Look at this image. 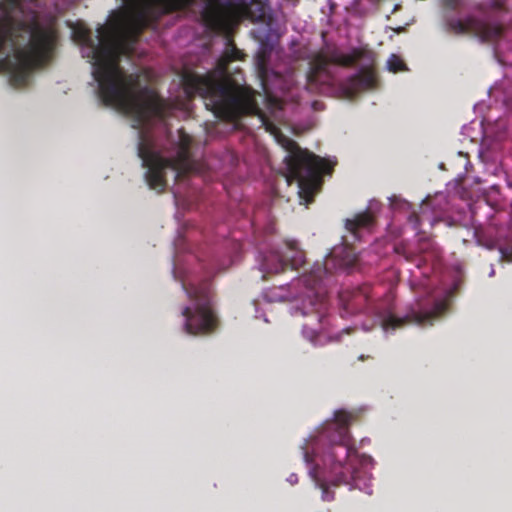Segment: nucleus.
<instances>
[{
  "label": "nucleus",
  "instance_id": "nucleus-1",
  "mask_svg": "<svg viewBox=\"0 0 512 512\" xmlns=\"http://www.w3.org/2000/svg\"><path fill=\"white\" fill-rule=\"evenodd\" d=\"M124 7L113 13L105 25L97 28L93 39L83 22L71 26L73 40L80 45L82 56L92 65L102 101L127 115L134 128L150 124L165 115L167 109L187 110L186 103L160 100L147 82L151 75H125L118 65L120 55L131 51L138 32L159 14L178 4L168 0H123Z\"/></svg>",
  "mask_w": 512,
  "mask_h": 512
},
{
  "label": "nucleus",
  "instance_id": "nucleus-2",
  "mask_svg": "<svg viewBox=\"0 0 512 512\" xmlns=\"http://www.w3.org/2000/svg\"><path fill=\"white\" fill-rule=\"evenodd\" d=\"M266 6L257 0H226V63L239 59L241 52L228 37L231 27L241 19L262 21ZM258 75L263 94L242 85L238 79H230L226 67V121L243 114H255L261 125L274 140L286 150L284 177L288 185L296 181L300 203L308 205L321 185V174L329 173L334 163L302 150L290 138L282 134L277 124L284 119L278 91L288 89L287 80L269 71L263 56L257 58Z\"/></svg>",
  "mask_w": 512,
  "mask_h": 512
},
{
  "label": "nucleus",
  "instance_id": "nucleus-3",
  "mask_svg": "<svg viewBox=\"0 0 512 512\" xmlns=\"http://www.w3.org/2000/svg\"><path fill=\"white\" fill-rule=\"evenodd\" d=\"M352 419L351 412L336 410L333 418L315 429L301 445L309 476L321 490L323 501H331L334 498L333 488L339 485L372 493L369 470L374 460L352 447L348 432Z\"/></svg>",
  "mask_w": 512,
  "mask_h": 512
},
{
  "label": "nucleus",
  "instance_id": "nucleus-4",
  "mask_svg": "<svg viewBox=\"0 0 512 512\" xmlns=\"http://www.w3.org/2000/svg\"><path fill=\"white\" fill-rule=\"evenodd\" d=\"M191 137L183 130H178L175 145L177 149L176 159H167L160 155L150 136L144 132L139 134L138 154L146 168V182L151 189L163 191L167 185V175L174 178L190 169L188 149Z\"/></svg>",
  "mask_w": 512,
  "mask_h": 512
},
{
  "label": "nucleus",
  "instance_id": "nucleus-5",
  "mask_svg": "<svg viewBox=\"0 0 512 512\" xmlns=\"http://www.w3.org/2000/svg\"><path fill=\"white\" fill-rule=\"evenodd\" d=\"M184 92L187 96L196 93L204 99V104L217 119L224 117V77L221 70L207 77L186 76Z\"/></svg>",
  "mask_w": 512,
  "mask_h": 512
},
{
  "label": "nucleus",
  "instance_id": "nucleus-6",
  "mask_svg": "<svg viewBox=\"0 0 512 512\" xmlns=\"http://www.w3.org/2000/svg\"><path fill=\"white\" fill-rule=\"evenodd\" d=\"M450 296L451 293L449 292L444 298L436 300L433 309L429 311L422 310L418 303L404 316H397L392 311H385L379 315L381 328L385 333H390L405 323L420 326L433 325L434 321L446 311Z\"/></svg>",
  "mask_w": 512,
  "mask_h": 512
},
{
  "label": "nucleus",
  "instance_id": "nucleus-7",
  "mask_svg": "<svg viewBox=\"0 0 512 512\" xmlns=\"http://www.w3.org/2000/svg\"><path fill=\"white\" fill-rule=\"evenodd\" d=\"M187 294L192 303L182 311L185 332L199 335L212 331L216 325V318L206 297L197 289H191Z\"/></svg>",
  "mask_w": 512,
  "mask_h": 512
},
{
  "label": "nucleus",
  "instance_id": "nucleus-8",
  "mask_svg": "<svg viewBox=\"0 0 512 512\" xmlns=\"http://www.w3.org/2000/svg\"><path fill=\"white\" fill-rule=\"evenodd\" d=\"M259 270L265 279L269 275L279 274L286 271L289 267L297 269L304 263V254L298 248L296 242H287L279 250H271L260 254L258 258Z\"/></svg>",
  "mask_w": 512,
  "mask_h": 512
},
{
  "label": "nucleus",
  "instance_id": "nucleus-9",
  "mask_svg": "<svg viewBox=\"0 0 512 512\" xmlns=\"http://www.w3.org/2000/svg\"><path fill=\"white\" fill-rule=\"evenodd\" d=\"M327 271L328 268L326 264L317 261L314 263L309 273L303 274L294 284L295 286L302 284L306 288V292L302 295L301 307H297V310H299L302 315H308L313 312L318 313L320 311L322 298L319 291L316 290V285L323 281Z\"/></svg>",
  "mask_w": 512,
  "mask_h": 512
},
{
  "label": "nucleus",
  "instance_id": "nucleus-10",
  "mask_svg": "<svg viewBox=\"0 0 512 512\" xmlns=\"http://www.w3.org/2000/svg\"><path fill=\"white\" fill-rule=\"evenodd\" d=\"M448 26L455 33H471L482 41H493L502 32L499 24L487 23L475 18L451 19Z\"/></svg>",
  "mask_w": 512,
  "mask_h": 512
},
{
  "label": "nucleus",
  "instance_id": "nucleus-11",
  "mask_svg": "<svg viewBox=\"0 0 512 512\" xmlns=\"http://www.w3.org/2000/svg\"><path fill=\"white\" fill-rule=\"evenodd\" d=\"M204 24L212 31L221 32L224 28L223 7L214 2H209L203 12Z\"/></svg>",
  "mask_w": 512,
  "mask_h": 512
},
{
  "label": "nucleus",
  "instance_id": "nucleus-12",
  "mask_svg": "<svg viewBox=\"0 0 512 512\" xmlns=\"http://www.w3.org/2000/svg\"><path fill=\"white\" fill-rule=\"evenodd\" d=\"M376 86V77L372 70H363L351 80L350 86L347 88L348 96L364 90H370Z\"/></svg>",
  "mask_w": 512,
  "mask_h": 512
},
{
  "label": "nucleus",
  "instance_id": "nucleus-13",
  "mask_svg": "<svg viewBox=\"0 0 512 512\" xmlns=\"http://www.w3.org/2000/svg\"><path fill=\"white\" fill-rule=\"evenodd\" d=\"M330 59L324 54H318L310 62V71L307 74V81L310 85L323 81L321 78Z\"/></svg>",
  "mask_w": 512,
  "mask_h": 512
},
{
  "label": "nucleus",
  "instance_id": "nucleus-14",
  "mask_svg": "<svg viewBox=\"0 0 512 512\" xmlns=\"http://www.w3.org/2000/svg\"><path fill=\"white\" fill-rule=\"evenodd\" d=\"M372 224V217L367 214H359L353 219H347L346 229L353 234L355 238H358V233L361 229L368 228Z\"/></svg>",
  "mask_w": 512,
  "mask_h": 512
},
{
  "label": "nucleus",
  "instance_id": "nucleus-15",
  "mask_svg": "<svg viewBox=\"0 0 512 512\" xmlns=\"http://www.w3.org/2000/svg\"><path fill=\"white\" fill-rule=\"evenodd\" d=\"M340 255L339 266H351L356 260L354 251L346 246L334 248L329 257L338 258Z\"/></svg>",
  "mask_w": 512,
  "mask_h": 512
},
{
  "label": "nucleus",
  "instance_id": "nucleus-16",
  "mask_svg": "<svg viewBox=\"0 0 512 512\" xmlns=\"http://www.w3.org/2000/svg\"><path fill=\"white\" fill-rule=\"evenodd\" d=\"M386 67L390 72L397 73L400 71H407L408 68L401 57L396 54H392L387 62Z\"/></svg>",
  "mask_w": 512,
  "mask_h": 512
},
{
  "label": "nucleus",
  "instance_id": "nucleus-17",
  "mask_svg": "<svg viewBox=\"0 0 512 512\" xmlns=\"http://www.w3.org/2000/svg\"><path fill=\"white\" fill-rule=\"evenodd\" d=\"M282 289V287L274 288L273 290L266 293L265 297L270 302L289 300L291 298V295L280 293Z\"/></svg>",
  "mask_w": 512,
  "mask_h": 512
},
{
  "label": "nucleus",
  "instance_id": "nucleus-18",
  "mask_svg": "<svg viewBox=\"0 0 512 512\" xmlns=\"http://www.w3.org/2000/svg\"><path fill=\"white\" fill-rule=\"evenodd\" d=\"M332 60L335 61V62H338L340 64H343V65H347V64H350L352 62L351 57H344L343 59H339L337 57H334Z\"/></svg>",
  "mask_w": 512,
  "mask_h": 512
},
{
  "label": "nucleus",
  "instance_id": "nucleus-19",
  "mask_svg": "<svg viewBox=\"0 0 512 512\" xmlns=\"http://www.w3.org/2000/svg\"><path fill=\"white\" fill-rule=\"evenodd\" d=\"M500 254H501V259L502 260H506L508 262H510L512 260L511 257H510V254H509V252L507 250L501 249L500 250Z\"/></svg>",
  "mask_w": 512,
  "mask_h": 512
},
{
  "label": "nucleus",
  "instance_id": "nucleus-20",
  "mask_svg": "<svg viewBox=\"0 0 512 512\" xmlns=\"http://www.w3.org/2000/svg\"><path fill=\"white\" fill-rule=\"evenodd\" d=\"M303 333H304V335H305L307 338H309L311 341H314V336H315V333H316L314 330H311V331H310V333H308L307 328H306V327H304Z\"/></svg>",
  "mask_w": 512,
  "mask_h": 512
},
{
  "label": "nucleus",
  "instance_id": "nucleus-21",
  "mask_svg": "<svg viewBox=\"0 0 512 512\" xmlns=\"http://www.w3.org/2000/svg\"><path fill=\"white\" fill-rule=\"evenodd\" d=\"M287 482L290 483L291 485H294L298 482V477L296 474H291L288 478H287Z\"/></svg>",
  "mask_w": 512,
  "mask_h": 512
},
{
  "label": "nucleus",
  "instance_id": "nucleus-22",
  "mask_svg": "<svg viewBox=\"0 0 512 512\" xmlns=\"http://www.w3.org/2000/svg\"><path fill=\"white\" fill-rule=\"evenodd\" d=\"M456 1L457 0H444V2L449 6H453L456 3Z\"/></svg>",
  "mask_w": 512,
  "mask_h": 512
},
{
  "label": "nucleus",
  "instance_id": "nucleus-23",
  "mask_svg": "<svg viewBox=\"0 0 512 512\" xmlns=\"http://www.w3.org/2000/svg\"><path fill=\"white\" fill-rule=\"evenodd\" d=\"M363 330H364V331H370V330H371V327H370V326H365V325H363Z\"/></svg>",
  "mask_w": 512,
  "mask_h": 512
},
{
  "label": "nucleus",
  "instance_id": "nucleus-24",
  "mask_svg": "<svg viewBox=\"0 0 512 512\" xmlns=\"http://www.w3.org/2000/svg\"><path fill=\"white\" fill-rule=\"evenodd\" d=\"M403 29H404L403 27H398V28L396 29V32H398V33H399V32H401V31H403Z\"/></svg>",
  "mask_w": 512,
  "mask_h": 512
},
{
  "label": "nucleus",
  "instance_id": "nucleus-25",
  "mask_svg": "<svg viewBox=\"0 0 512 512\" xmlns=\"http://www.w3.org/2000/svg\"><path fill=\"white\" fill-rule=\"evenodd\" d=\"M398 7H399L398 5H395L393 12H395L398 9Z\"/></svg>",
  "mask_w": 512,
  "mask_h": 512
},
{
  "label": "nucleus",
  "instance_id": "nucleus-26",
  "mask_svg": "<svg viewBox=\"0 0 512 512\" xmlns=\"http://www.w3.org/2000/svg\"><path fill=\"white\" fill-rule=\"evenodd\" d=\"M493 274H494V269H492V270H491V272H490V274H489V275H490V276H493Z\"/></svg>",
  "mask_w": 512,
  "mask_h": 512
},
{
  "label": "nucleus",
  "instance_id": "nucleus-27",
  "mask_svg": "<svg viewBox=\"0 0 512 512\" xmlns=\"http://www.w3.org/2000/svg\"><path fill=\"white\" fill-rule=\"evenodd\" d=\"M371 3H375L377 0H369Z\"/></svg>",
  "mask_w": 512,
  "mask_h": 512
}]
</instances>
